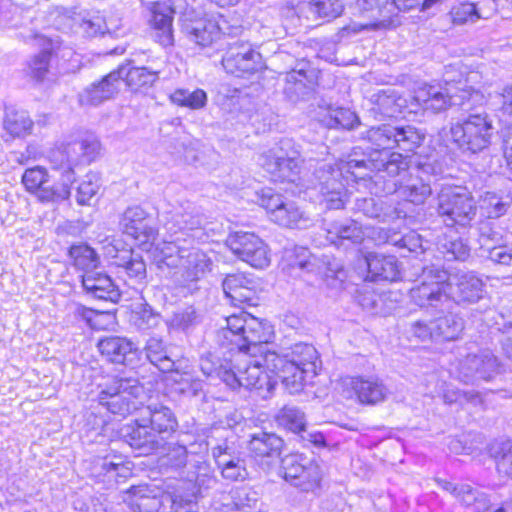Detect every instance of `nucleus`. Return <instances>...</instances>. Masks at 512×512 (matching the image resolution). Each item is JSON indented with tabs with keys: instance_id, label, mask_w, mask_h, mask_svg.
I'll use <instances>...</instances> for the list:
<instances>
[{
	"instance_id": "1",
	"label": "nucleus",
	"mask_w": 512,
	"mask_h": 512,
	"mask_svg": "<svg viewBox=\"0 0 512 512\" xmlns=\"http://www.w3.org/2000/svg\"><path fill=\"white\" fill-rule=\"evenodd\" d=\"M361 137L371 144L372 151L368 159L358 160L349 156L348 159H341L334 166L323 164L315 172L322 201L326 203L328 209L344 207L346 197L344 182L368 177L369 175L364 172L366 170L385 172L391 177L406 173L409 168L408 157L390 150L398 148L404 152H414L425 139V135L414 126L390 124L373 126L362 133Z\"/></svg>"
},
{
	"instance_id": "2",
	"label": "nucleus",
	"mask_w": 512,
	"mask_h": 512,
	"mask_svg": "<svg viewBox=\"0 0 512 512\" xmlns=\"http://www.w3.org/2000/svg\"><path fill=\"white\" fill-rule=\"evenodd\" d=\"M216 334L223 359L208 352L200 358V369L206 376L216 375L232 389L244 387L259 393L268 387L267 377L255 363L257 344L268 343L273 337L272 326L246 312L230 315Z\"/></svg>"
},
{
	"instance_id": "3",
	"label": "nucleus",
	"mask_w": 512,
	"mask_h": 512,
	"mask_svg": "<svg viewBox=\"0 0 512 512\" xmlns=\"http://www.w3.org/2000/svg\"><path fill=\"white\" fill-rule=\"evenodd\" d=\"M203 222V217L189 203L174 208L167 213L164 223L169 239L157 242L151 250L152 259L159 268L176 269L173 283L185 293L195 291L197 282L211 269V260L206 253L194 246L208 238Z\"/></svg>"
},
{
	"instance_id": "4",
	"label": "nucleus",
	"mask_w": 512,
	"mask_h": 512,
	"mask_svg": "<svg viewBox=\"0 0 512 512\" xmlns=\"http://www.w3.org/2000/svg\"><path fill=\"white\" fill-rule=\"evenodd\" d=\"M265 344L259 343L255 348V363L261 369L260 378L267 377L271 384L268 387H259L262 398H267L279 381L290 394H297L303 390L308 379L317 375L320 360L313 345L297 343L279 353L268 349Z\"/></svg>"
},
{
	"instance_id": "5",
	"label": "nucleus",
	"mask_w": 512,
	"mask_h": 512,
	"mask_svg": "<svg viewBox=\"0 0 512 512\" xmlns=\"http://www.w3.org/2000/svg\"><path fill=\"white\" fill-rule=\"evenodd\" d=\"M483 281L473 272L449 275L438 266L424 267L419 285L411 288L410 297L419 307H438L449 299L474 303L482 298Z\"/></svg>"
},
{
	"instance_id": "6",
	"label": "nucleus",
	"mask_w": 512,
	"mask_h": 512,
	"mask_svg": "<svg viewBox=\"0 0 512 512\" xmlns=\"http://www.w3.org/2000/svg\"><path fill=\"white\" fill-rule=\"evenodd\" d=\"M95 400L113 414L125 417L137 409L136 402L143 394V386L135 378L103 376L96 384Z\"/></svg>"
},
{
	"instance_id": "7",
	"label": "nucleus",
	"mask_w": 512,
	"mask_h": 512,
	"mask_svg": "<svg viewBox=\"0 0 512 512\" xmlns=\"http://www.w3.org/2000/svg\"><path fill=\"white\" fill-rule=\"evenodd\" d=\"M495 128L487 113L469 114L450 127L452 141L463 154H477L491 145Z\"/></svg>"
},
{
	"instance_id": "8",
	"label": "nucleus",
	"mask_w": 512,
	"mask_h": 512,
	"mask_svg": "<svg viewBox=\"0 0 512 512\" xmlns=\"http://www.w3.org/2000/svg\"><path fill=\"white\" fill-rule=\"evenodd\" d=\"M437 213L447 226L467 228L477 215L472 193L463 186L443 185L437 195Z\"/></svg>"
},
{
	"instance_id": "9",
	"label": "nucleus",
	"mask_w": 512,
	"mask_h": 512,
	"mask_svg": "<svg viewBox=\"0 0 512 512\" xmlns=\"http://www.w3.org/2000/svg\"><path fill=\"white\" fill-rule=\"evenodd\" d=\"M449 71L445 73V86L423 85L415 90L413 101L417 107L433 112H440L447 109L452 100L456 97L462 101L482 98V95L472 87H468L461 80L455 81L449 76Z\"/></svg>"
},
{
	"instance_id": "10",
	"label": "nucleus",
	"mask_w": 512,
	"mask_h": 512,
	"mask_svg": "<svg viewBox=\"0 0 512 512\" xmlns=\"http://www.w3.org/2000/svg\"><path fill=\"white\" fill-rule=\"evenodd\" d=\"M259 163L272 180L294 182L301 171L303 159L296 143L284 138L264 152Z\"/></svg>"
},
{
	"instance_id": "11",
	"label": "nucleus",
	"mask_w": 512,
	"mask_h": 512,
	"mask_svg": "<svg viewBox=\"0 0 512 512\" xmlns=\"http://www.w3.org/2000/svg\"><path fill=\"white\" fill-rule=\"evenodd\" d=\"M100 143L96 139L73 141L52 149L49 161L56 171H64L68 182L75 181L74 167L80 162L90 163L99 154Z\"/></svg>"
},
{
	"instance_id": "12",
	"label": "nucleus",
	"mask_w": 512,
	"mask_h": 512,
	"mask_svg": "<svg viewBox=\"0 0 512 512\" xmlns=\"http://www.w3.org/2000/svg\"><path fill=\"white\" fill-rule=\"evenodd\" d=\"M257 197L268 218L279 226L299 228L305 226L309 220L296 203L271 188L262 189Z\"/></svg>"
},
{
	"instance_id": "13",
	"label": "nucleus",
	"mask_w": 512,
	"mask_h": 512,
	"mask_svg": "<svg viewBox=\"0 0 512 512\" xmlns=\"http://www.w3.org/2000/svg\"><path fill=\"white\" fill-rule=\"evenodd\" d=\"M460 356L455 364L454 373L465 383H473L479 379L489 381L501 371L497 357L488 349L460 353Z\"/></svg>"
},
{
	"instance_id": "14",
	"label": "nucleus",
	"mask_w": 512,
	"mask_h": 512,
	"mask_svg": "<svg viewBox=\"0 0 512 512\" xmlns=\"http://www.w3.org/2000/svg\"><path fill=\"white\" fill-rule=\"evenodd\" d=\"M227 246L240 260L257 269H264L270 265L271 254L267 243L253 232L236 231L231 233Z\"/></svg>"
},
{
	"instance_id": "15",
	"label": "nucleus",
	"mask_w": 512,
	"mask_h": 512,
	"mask_svg": "<svg viewBox=\"0 0 512 512\" xmlns=\"http://www.w3.org/2000/svg\"><path fill=\"white\" fill-rule=\"evenodd\" d=\"M284 479L302 491H314L320 487L322 471L319 464L303 454H290L282 459Z\"/></svg>"
},
{
	"instance_id": "16",
	"label": "nucleus",
	"mask_w": 512,
	"mask_h": 512,
	"mask_svg": "<svg viewBox=\"0 0 512 512\" xmlns=\"http://www.w3.org/2000/svg\"><path fill=\"white\" fill-rule=\"evenodd\" d=\"M59 172L61 174L59 186H46L48 173L41 166L26 169L22 176V183L29 192L36 193L41 202L65 200L70 196V186L73 182H68L64 171Z\"/></svg>"
},
{
	"instance_id": "17",
	"label": "nucleus",
	"mask_w": 512,
	"mask_h": 512,
	"mask_svg": "<svg viewBox=\"0 0 512 512\" xmlns=\"http://www.w3.org/2000/svg\"><path fill=\"white\" fill-rule=\"evenodd\" d=\"M222 65L227 73L242 77L261 69L262 57L252 48L251 44L235 42L229 45L223 56Z\"/></svg>"
},
{
	"instance_id": "18",
	"label": "nucleus",
	"mask_w": 512,
	"mask_h": 512,
	"mask_svg": "<svg viewBox=\"0 0 512 512\" xmlns=\"http://www.w3.org/2000/svg\"><path fill=\"white\" fill-rule=\"evenodd\" d=\"M119 225L124 234L138 241L140 245L151 244V248L148 249L151 253L157 244H154L157 230L151 225L148 212L138 205L128 207L122 214Z\"/></svg>"
},
{
	"instance_id": "19",
	"label": "nucleus",
	"mask_w": 512,
	"mask_h": 512,
	"mask_svg": "<svg viewBox=\"0 0 512 512\" xmlns=\"http://www.w3.org/2000/svg\"><path fill=\"white\" fill-rule=\"evenodd\" d=\"M344 392L348 398L356 396L361 404L375 405L386 399L389 390L375 377H347L343 380Z\"/></svg>"
},
{
	"instance_id": "20",
	"label": "nucleus",
	"mask_w": 512,
	"mask_h": 512,
	"mask_svg": "<svg viewBox=\"0 0 512 512\" xmlns=\"http://www.w3.org/2000/svg\"><path fill=\"white\" fill-rule=\"evenodd\" d=\"M359 12L370 19L361 25L362 29L386 30L395 28L400 24L396 14L393 13V4L389 0H356Z\"/></svg>"
},
{
	"instance_id": "21",
	"label": "nucleus",
	"mask_w": 512,
	"mask_h": 512,
	"mask_svg": "<svg viewBox=\"0 0 512 512\" xmlns=\"http://www.w3.org/2000/svg\"><path fill=\"white\" fill-rule=\"evenodd\" d=\"M124 437L131 448L137 450L139 455H148L156 450L162 443L163 437L152 430L144 418L135 420L134 425L126 428Z\"/></svg>"
},
{
	"instance_id": "22",
	"label": "nucleus",
	"mask_w": 512,
	"mask_h": 512,
	"mask_svg": "<svg viewBox=\"0 0 512 512\" xmlns=\"http://www.w3.org/2000/svg\"><path fill=\"white\" fill-rule=\"evenodd\" d=\"M124 71H112L101 81L93 83L80 95L79 101L82 105H99L105 100L113 97L121 86V73Z\"/></svg>"
},
{
	"instance_id": "23",
	"label": "nucleus",
	"mask_w": 512,
	"mask_h": 512,
	"mask_svg": "<svg viewBox=\"0 0 512 512\" xmlns=\"http://www.w3.org/2000/svg\"><path fill=\"white\" fill-rule=\"evenodd\" d=\"M315 79L313 69H293L285 74L284 94L290 101L297 102L313 90Z\"/></svg>"
},
{
	"instance_id": "24",
	"label": "nucleus",
	"mask_w": 512,
	"mask_h": 512,
	"mask_svg": "<svg viewBox=\"0 0 512 512\" xmlns=\"http://www.w3.org/2000/svg\"><path fill=\"white\" fill-rule=\"evenodd\" d=\"M370 113L377 119L395 117L407 107V100L393 88L380 90L371 99Z\"/></svg>"
},
{
	"instance_id": "25",
	"label": "nucleus",
	"mask_w": 512,
	"mask_h": 512,
	"mask_svg": "<svg viewBox=\"0 0 512 512\" xmlns=\"http://www.w3.org/2000/svg\"><path fill=\"white\" fill-rule=\"evenodd\" d=\"M141 416L144 418V423H148L152 430L160 436L173 433L178 427L174 413L170 408L162 404H149L141 410Z\"/></svg>"
},
{
	"instance_id": "26",
	"label": "nucleus",
	"mask_w": 512,
	"mask_h": 512,
	"mask_svg": "<svg viewBox=\"0 0 512 512\" xmlns=\"http://www.w3.org/2000/svg\"><path fill=\"white\" fill-rule=\"evenodd\" d=\"M213 457L223 478L230 481H243L247 478L248 472L244 460L232 456L226 444L218 445L212 450Z\"/></svg>"
},
{
	"instance_id": "27",
	"label": "nucleus",
	"mask_w": 512,
	"mask_h": 512,
	"mask_svg": "<svg viewBox=\"0 0 512 512\" xmlns=\"http://www.w3.org/2000/svg\"><path fill=\"white\" fill-rule=\"evenodd\" d=\"M188 35L192 41L200 46H208L226 33V21L220 16L216 19H203L194 22L187 28Z\"/></svg>"
},
{
	"instance_id": "28",
	"label": "nucleus",
	"mask_w": 512,
	"mask_h": 512,
	"mask_svg": "<svg viewBox=\"0 0 512 512\" xmlns=\"http://www.w3.org/2000/svg\"><path fill=\"white\" fill-rule=\"evenodd\" d=\"M82 286L92 297L100 300L117 301L119 291L112 279L102 273L88 271L82 276Z\"/></svg>"
},
{
	"instance_id": "29",
	"label": "nucleus",
	"mask_w": 512,
	"mask_h": 512,
	"mask_svg": "<svg viewBox=\"0 0 512 512\" xmlns=\"http://www.w3.org/2000/svg\"><path fill=\"white\" fill-rule=\"evenodd\" d=\"M98 349L107 360L118 364H124L132 360L133 355L137 351L132 341L119 336H110L101 339L98 342Z\"/></svg>"
},
{
	"instance_id": "30",
	"label": "nucleus",
	"mask_w": 512,
	"mask_h": 512,
	"mask_svg": "<svg viewBox=\"0 0 512 512\" xmlns=\"http://www.w3.org/2000/svg\"><path fill=\"white\" fill-rule=\"evenodd\" d=\"M368 275L374 281H396L400 278V268L394 256L371 253L366 257Z\"/></svg>"
},
{
	"instance_id": "31",
	"label": "nucleus",
	"mask_w": 512,
	"mask_h": 512,
	"mask_svg": "<svg viewBox=\"0 0 512 512\" xmlns=\"http://www.w3.org/2000/svg\"><path fill=\"white\" fill-rule=\"evenodd\" d=\"M392 191L397 192L404 200L416 205L423 204L432 193L430 184L411 174L404 181L395 182L392 189H387V193Z\"/></svg>"
},
{
	"instance_id": "32",
	"label": "nucleus",
	"mask_w": 512,
	"mask_h": 512,
	"mask_svg": "<svg viewBox=\"0 0 512 512\" xmlns=\"http://www.w3.org/2000/svg\"><path fill=\"white\" fill-rule=\"evenodd\" d=\"M218 483V480L216 476L214 475V472L212 468L205 462L200 463L197 466L196 471V478H195V484L193 486V491L190 494H184V493H177L174 496L173 499V509H176V503L175 501L178 500L177 498L183 497L182 504L186 505L189 500L192 501V503H196V500L198 497L204 496L210 489H213L216 487Z\"/></svg>"
},
{
	"instance_id": "33",
	"label": "nucleus",
	"mask_w": 512,
	"mask_h": 512,
	"mask_svg": "<svg viewBox=\"0 0 512 512\" xmlns=\"http://www.w3.org/2000/svg\"><path fill=\"white\" fill-rule=\"evenodd\" d=\"M283 447V440L274 433L259 432L249 441V451L255 458H278Z\"/></svg>"
},
{
	"instance_id": "34",
	"label": "nucleus",
	"mask_w": 512,
	"mask_h": 512,
	"mask_svg": "<svg viewBox=\"0 0 512 512\" xmlns=\"http://www.w3.org/2000/svg\"><path fill=\"white\" fill-rule=\"evenodd\" d=\"M150 493L147 485L132 486L125 492L123 500L134 512H159L161 501Z\"/></svg>"
},
{
	"instance_id": "35",
	"label": "nucleus",
	"mask_w": 512,
	"mask_h": 512,
	"mask_svg": "<svg viewBox=\"0 0 512 512\" xmlns=\"http://www.w3.org/2000/svg\"><path fill=\"white\" fill-rule=\"evenodd\" d=\"M326 238L334 245H339L344 240L359 243L364 238L362 228L353 220L335 221L328 224Z\"/></svg>"
},
{
	"instance_id": "36",
	"label": "nucleus",
	"mask_w": 512,
	"mask_h": 512,
	"mask_svg": "<svg viewBox=\"0 0 512 512\" xmlns=\"http://www.w3.org/2000/svg\"><path fill=\"white\" fill-rule=\"evenodd\" d=\"M248 283L242 274L227 275L223 281V291L235 305L252 304L254 292L247 286Z\"/></svg>"
},
{
	"instance_id": "37",
	"label": "nucleus",
	"mask_w": 512,
	"mask_h": 512,
	"mask_svg": "<svg viewBox=\"0 0 512 512\" xmlns=\"http://www.w3.org/2000/svg\"><path fill=\"white\" fill-rule=\"evenodd\" d=\"M116 71H124L121 73V82L125 80L127 86L133 91L152 87L159 78L158 71L149 70L146 67L120 66Z\"/></svg>"
},
{
	"instance_id": "38",
	"label": "nucleus",
	"mask_w": 512,
	"mask_h": 512,
	"mask_svg": "<svg viewBox=\"0 0 512 512\" xmlns=\"http://www.w3.org/2000/svg\"><path fill=\"white\" fill-rule=\"evenodd\" d=\"M435 340L453 341L464 329V322L456 314L449 313L432 321Z\"/></svg>"
},
{
	"instance_id": "39",
	"label": "nucleus",
	"mask_w": 512,
	"mask_h": 512,
	"mask_svg": "<svg viewBox=\"0 0 512 512\" xmlns=\"http://www.w3.org/2000/svg\"><path fill=\"white\" fill-rule=\"evenodd\" d=\"M130 322L140 331H150L161 327L163 319L149 304L141 303L132 310Z\"/></svg>"
},
{
	"instance_id": "40",
	"label": "nucleus",
	"mask_w": 512,
	"mask_h": 512,
	"mask_svg": "<svg viewBox=\"0 0 512 512\" xmlns=\"http://www.w3.org/2000/svg\"><path fill=\"white\" fill-rule=\"evenodd\" d=\"M115 264L123 269V272L134 283H141L146 278V264L142 257L132 251H126L123 255H117Z\"/></svg>"
},
{
	"instance_id": "41",
	"label": "nucleus",
	"mask_w": 512,
	"mask_h": 512,
	"mask_svg": "<svg viewBox=\"0 0 512 512\" xmlns=\"http://www.w3.org/2000/svg\"><path fill=\"white\" fill-rule=\"evenodd\" d=\"M478 204L483 216L497 219L507 212L510 200L495 192L486 191L479 196Z\"/></svg>"
},
{
	"instance_id": "42",
	"label": "nucleus",
	"mask_w": 512,
	"mask_h": 512,
	"mask_svg": "<svg viewBox=\"0 0 512 512\" xmlns=\"http://www.w3.org/2000/svg\"><path fill=\"white\" fill-rule=\"evenodd\" d=\"M489 454L494 459L499 474L512 478V441H494L489 446Z\"/></svg>"
},
{
	"instance_id": "43",
	"label": "nucleus",
	"mask_w": 512,
	"mask_h": 512,
	"mask_svg": "<svg viewBox=\"0 0 512 512\" xmlns=\"http://www.w3.org/2000/svg\"><path fill=\"white\" fill-rule=\"evenodd\" d=\"M3 127L12 137H25L31 134L33 121L26 111L9 110L6 112Z\"/></svg>"
},
{
	"instance_id": "44",
	"label": "nucleus",
	"mask_w": 512,
	"mask_h": 512,
	"mask_svg": "<svg viewBox=\"0 0 512 512\" xmlns=\"http://www.w3.org/2000/svg\"><path fill=\"white\" fill-rule=\"evenodd\" d=\"M115 459L117 461L106 457L101 459L99 463L101 468L99 476H102L103 481L109 485L117 484L132 474L129 463L123 462L120 457H115Z\"/></svg>"
},
{
	"instance_id": "45",
	"label": "nucleus",
	"mask_w": 512,
	"mask_h": 512,
	"mask_svg": "<svg viewBox=\"0 0 512 512\" xmlns=\"http://www.w3.org/2000/svg\"><path fill=\"white\" fill-rule=\"evenodd\" d=\"M437 249L448 261L461 260L468 258L470 249L468 245L459 237H439Z\"/></svg>"
},
{
	"instance_id": "46",
	"label": "nucleus",
	"mask_w": 512,
	"mask_h": 512,
	"mask_svg": "<svg viewBox=\"0 0 512 512\" xmlns=\"http://www.w3.org/2000/svg\"><path fill=\"white\" fill-rule=\"evenodd\" d=\"M146 356L149 361L161 371H169L175 362L167 355L166 347L161 338L150 337L145 345Z\"/></svg>"
},
{
	"instance_id": "47",
	"label": "nucleus",
	"mask_w": 512,
	"mask_h": 512,
	"mask_svg": "<svg viewBox=\"0 0 512 512\" xmlns=\"http://www.w3.org/2000/svg\"><path fill=\"white\" fill-rule=\"evenodd\" d=\"M170 100L173 104L186 107L191 110H199L206 106L208 97L202 89L189 91L188 89H176L170 94Z\"/></svg>"
},
{
	"instance_id": "48",
	"label": "nucleus",
	"mask_w": 512,
	"mask_h": 512,
	"mask_svg": "<svg viewBox=\"0 0 512 512\" xmlns=\"http://www.w3.org/2000/svg\"><path fill=\"white\" fill-rule=\"evenodd\" d=\"M279 426L293 432H304L306 426L305 414L296 407L285 406L276 415Z\"/></svg>"
},
{
	"instance_id": "49",
	"label": "nucleus",
	"mask_w": 512,
	"mask_h": 512,
	"mask_svg": "<svg viewBox=\"0 0 512 512\" xmlns=\"http://www.w3.org/2000/svg\"><path fill=\"white\" fill-rule=\"evenodd\" d=\"M69 256L74 266L86 272L92 271L99 263L94 249L86 244L73 245L69 250Z\"/></svg>"
},
{
	"instance_id": "50",
	"label": "nucleus",
	"mask_w": 512,
	"mask_h": 512,
	"mask_svg": "<svg viewBox=\"0 0 512 512\" xmlns=\"http://www.w3.org/2000/svg\"><path fill=\"white\" fill-rule=\"evenodd\" d=\"M355 208L357 211L362 212L365 216L379 219L381 221L400 217V212H398L396 209L393 211H384L382 203L372 197L357 199Z\"/></svg>"
},
{
	"instance_id": "51",
	"label": "nucleus",
	"mask_w": 512,
	"mask_h": 512,
	"mask_svg": "<svg viewBox=\"0 0 512 512\" xmlns=\"http://www.w3.org/2000/svg\"><path fill=\"white\" fill-rule=\"evenodd\" d=\"M342 0H310L308 11L315 17L330 20L340 16L343 12Z\"/></svg>"
},
{
	"instance_id": "52",
	"label": "nucleus",
	"mask_w": 512,
	"mask_h": 512,
	"mask_svg": "<svg viewBox=\"0 0 512 512\" xmlns=\"http://www.w3.org/2000/svg\"><path fill=\"white\" fill-rule=\"evenodd\" d=\"M386 242L397 247L400 251L406 250L413 253H422L424 251L422 238L415 231H409L405 235L398 233L390 234L386 237Z\"/></svg>"
},
{
	"instance_id": "53",
	"label": "nucleus",
	"mask_w": 512,
	"mask_h": 512,
	"mask_svg": "<svg viewBox=\"0 0 512 512\" xmlns=\"http://www.w3.org/2000/svg\"><path fill=\"white\" fill-rule=\"evenodd\" d=\"M232 501L235 508L243 512H256L259 495L249 487H238L232 490Z\"/></svg>"
},
{
	"instance_id": "54",
	"label": "nucleus",
	"mask_w": 512,
	"mask_h": 512,
	"mask_svg": "<svg viewBox=\"0 0 512 512\" xmlns=\"http://www.w3.org/2000/svg\"><path fill=\"white\" fill-rule=\"evenodd\" d=\"M100 178L95 173H88L81 180L76 193V201L79 205H90L92 199L100 189Z\"/></svg>"
},
{
	"instance_id": "55",
	"label": "nucleus",
	"mask_w": 512,
	"mask_h": 512,
	"mask_svg": "<svg viewBox=\"0 0 512 512\" xmlns=\"http://www.w3.org/2000/svg\"><path fill=\"white\" fill-rule=\"evenodd\" d=\"M457 499L466 506H472L476 512H485L489 508V501L484 494L467 484L459 485Z\"/></svg>"
},
{
	"instance_id": "56",
	"label": "nucleus",
	"mask_w": 512,
	"mask_h": 512,
	"mask_svg": "<svg viewBox=\"0 0 512 512\" xmlns=\"http://www.w3.org/2000/svg\"><path fill=\"white\" fill-rule=\"evenodd\" d=\"M452 22L456 25L475 23L479 19H486L474 3H461L454 6L450 12Z\"/></svg>"
},
{
	"instance_id": "57",
	"label": "nucleus",
	"mask_w": 512,
	"mask_h": 512,
	"mask_svg": "<svg viewBox=\"0 0 512 512\" xmlns=\"http://www.w3.org/2000/svg\"><path fill=\"white\" fill-rule=\"evenodd\" d=\"M200 321L199 315L192 306L184 307L173 313L168 325L177 330L186 331Z\"/></svg>"
},
{
	"instance_id": "58",
	"label": "nucleus",
	"mask_w": 512,
	"mask_h": 512,
	"mask_svg": "<svg viewBox=\"0 0 512 512\" xmlns=\"http://www.w3.org/2000/svg\"><path fill=\"white\" fill-rule=\"evenodd\" d=\"M358 123V116L353 111L345 108L333 109L329 114L328 120L326 121V125L329 128L344 129H353L356 125H358Z\"/></svg>"
},
{
	"instance_id": "59",
	"label": "nucleus",
	"mask_w": 512,
	"mask_h": 512,
	"mask_svg": "<svg viewBox=\"0 0 512 512\" xmlns=\"http://www.w3.org/2000/svg\"><path fill=\"white\" fill-rule=\"evenodd\" d=\"M51 53L47 50L36 55L28 65V75L37 82L45 80L49 73V62Z\"/></svg>"
},
{
	"instance_id": "60",
	"label": "nucleus",
	"mask_w": 512,
	"mask_h": 512,
	"mask_svg": "<svg viewBox=\"0 0 512 512\" xmlns=\"http://www.w3.org/2000/svg\"><path fill=\"white\" fill-rule=\"evenodd\" d=\"M443 400L446 404L453 403H471L475 406L482 403L480 395L474 391H461L451 386H447L443 393Z\"/></svg>"
},
{
	"instance_id": "61",
	"label": "nucleus",
	"mask_w": 512,
	"mask_h": 512,
	"mask_svg": "<svg viewBox=\"0 0 512 512\" xmlns=\"http://www.w3.org/2000/svg\"><path fill=\"white\" fill-rule=\"evenodd\" d=\"M488 238L481 235V249L488 252V257L495 263L508 265L512 261V248L507 245L489 246Z\"/></svg>"
},
{
	"instance_id": "62",
	"label": "nucleus",
	"mask_w": 512,
	"mask_h": 512,
	"mask_svg": "<svg viewBox=\"0 0 512 512\" xmlns=\"http://www.w3.org/2000/svg\"><path fill=\"white\" fill-rule=\"evenodd\" d=\"M406 333L411 341L426 342L435 339L432 321L429 323L423 320L415 321L410 324Z\"/></svg>"
},
{
	"instance_id": "63",
	"label": "nucleus",
	"mask_w": 512,
	"mask_h": 512,
	"mask_svg": "<svg viewBox=\"0 0 512 512\" xmlns=\"http://www.w3.org/2000/svg\"><path fill=\"white\" fill-rule=\"evenodd\" d=\"M105 18L101 15H92L88 18H83L78 23L80 31L88 36L95 37L104 34Z\"/></svg>"
},
{
	"instance_id": "64",
	"label": "nucleus",
	"mask_w": 512,
	"mask_h": 512,
	"mask_svg": "<svg viewBox=\"0 0 512 512\" xmlns=\"http://www.w3.org/2000/svg\"><path fill=\"white\" fill-rule=\"evenodd\" d=\"M166 458L172 467H182L187 461V449L182 445H174L169 449Z\"/></svg>"
}]
</instances>
